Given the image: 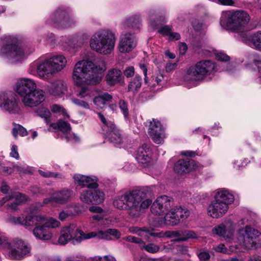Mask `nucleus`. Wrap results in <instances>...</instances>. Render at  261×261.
I'll use <instances>...</instances> for the list:
<instances>
[{
    "label": "nucleus",
    "mask_w": 261,
    "mask_h": 261,
    "mask_svg": "<svg viewBox=\"0 0 261 261\" xmlns=\"http://www.w3.org/2000/svg\"><path fill=\"white\" fill-rule=\"evenodd\" d=\"M89 211L91 212L97 214H102L103 212V210L100 207L97 206H91L89 208Z\"/></svg>",
    "instance_id": "nucleus-61"
},
{
    "label": "nucleus",
    "mask_w": 261,
    "mask_h": 261,
    "mask_svg": "<svg viewBox=\"0 0 261 261\" xmlns=\"http://www.w3.org/2000/svg\"><path fill=\"white\" fill-rule=\"evenodd\" d=\"M148 133L155 143L160 144L164 142V132L159 121L155 119L149 121Z\"/></svg>",
    "instance_id": "nucleus-19"
},
{
    "label": "nucleus",
    "mask_w": 261,
    "mask_h": 261,
    "mask_svg": "<svg viewBox=\"0 0 261 261\" xmlns=\"http://www.w3.org/2000/svg\"><path fill=\"white\" fill-rule=\"evenodd\" d=\"M38 217V220L40 223H43V225L48 229H55L59 227L61 224L57 219L53 217H46L44 215H37Z\"/></svg>",
    "instance_id": "nucleus-29"
},
{
    "label": "nucleus",
    "mask_w": 261,
    "mask_h": 261,
    "mask_svg": "<svg viewBox=\"0 0 261 261\" xmlns=\"http://www.w3.org/2000/svg\"><path fill=\"white\" fill-rule=\"evenodd\" d=\"M178 217L176 215L175 208H172L168 213L165 214L164 223L168 225L175 226L179 223Z\"/></svg>",
    "instance_id": "nucleus-32"
},
{
    "label": "nucleus",
    "mask_w": 261,
    "mask_h": 261,
    "mask_svg": "<svg viewBox=\"0 0 261 261\" xmlns=\"http://www.w3.org/2000/svg\"><path fill=\"white\" fill-rule=\"evenodd\" d=\"M177 66V62L173 63L171 62L167 63L165 67L166 71L168 72H171L174 70L176 68Z\"/></svg>",
    "instance_id": "nucleus-57"
},
{
    "label": "nucleus",
    "mask_w": 261,
    "mask_h": 261,
    "mask_svg": "<svg viewBox=\"0 0 261 261\" xmlns=\"http://www.w3.org/2000/svg\"><path fill=\"white\" fill-rule=\"evenodd\" d=\"M180 38V35L178 33L171 32L169 35V39L171 40H178Z\"/></svg>",
    "instance_id": "nucleus-62"
},
{
    "label": "nucleus",
    "mask_w": 261,
    "mask_h": 261,
    "mask_svg": "<svg viewBox=\"0 0 261 261\" xmlns=\"http://www.w3.org/2000/svg\"><path fill=\"white\" fill-rule=\"evenodd\" d=\"M159 32L161 34L169 36L170 33L171 32V29L169 27L165 25L161 28Z\"/></svg>",
    "instance_id": "nucleus-58"
},
{
    "label": "nucleus",
    "mask_w": 261,
    "mask_h": 261,
    "mask_svg": "<svg viewBox=\"0 0 261 261\" xmlns=\"http://www.w3.org/2000/svg\"><path fill=\"white\" fill-rule=\"evenodd\" d=\"M37 115L43 118L46 123H48L50 122L51 113L49 110L45 108H41L37 111Z\"/></svg>",
    "instance_id": "nucleus-45"
},
{
    "label": "nucleus",
    "mask_w": 261,
    "mask_h": 261,
    "mask_svg": "<svg viewBox=\"0 0 261 261\" xmlns=\"http://www.w3.org/2000/svg\"><path fill=\"white\" fill-rule=\"evenodd\" d=\"M215 249L216 251L220 252L227 253V250L224 244H220L219 245L216 246L215 248Z\"/></svg>",
    "instance_id": "nucleus-63"
},
{
    "label": "nucleus",
    "mask_w": 261,
    "mask_h": 261,
    "mask_svg": "<svg viewBox=\"0 0 261 261\" xmlns=\"http://www.w3.org/2000/svg\"><path fill=\"white\" fill-rule=\"evenodd\" d=\"M103 134L114 145L120 144L123 142V138L115 125L113 129H109L108 132L106 131Z\"/></svg>",
    "instance_id": "nucleus-28"
},
{
    "label": "nucleus",
    "mask_w": 261,
    "mask_h": 261,
    "mask_svg": "<svg viewBox=\"0 0 261 261\" xmlns=\"http://www.w3.org/2000/svg\"><path fill=\"white\" fill-rule=\"evenodd\" d=\"M75 184L89 189H96L98 187L97 179L96 177L85 176L75 174L73 176Z\"/></svg>",
    "instance_id": "nucleus-23"
},
{
    "label": "nucleus",
    "mask_w": 261,
    "mask_h": 261,
    "mask_svg": "<svg viewBox=\"0 0 261 261\" xmlns=\"http://www.w3.org/2000/svg\"><path fill=\"white\" fill-rule=\"evenodd\" d=\"M137 45V41L133 34L123 33L121 35L118 48L122 53H129Z\"/></svg>",
    "instance_id": "nucleus-20"
},
{
    "label": "nucleus",
    "mask_w": 261,
    "mask_h": 261,
    "mask_svg": "<svg viewBox=\"0 0 261 261\" xmlns=\"http://www.w3.org/2000/svg\"><path fill=\"white\" fill-rule=\"evenodd\" d=\"M124 76L129 78L132 77L135 74V68L133 66H128L126 67L123 71Z\"/></svg>",
    "instance_id": "nucleus-55"
},
{
    "label": "nucleus",
    "mask_w": 261,
    "mask_h": 261,
    "mask_svg": "<svg viewBox=\"0 0 261 261\" xmlns=\"http://www.w3.org/2000/svg\"><path fill=\"white\" fill-rule=\"evenodd\" d=\"M31 251V247L21 240H17L10 249L9 256L12 259H20L27 255Z\"/></svg>",
    "instance_id": "nucleus-18"
},
{
    "label": "nucleus",
    "mask_w": 261,
    "mask_h": 261,
    "mask_svg": "<svg viewBox=\"0 0 261 261\" xmlns=\"http://www.w3.org/2000/svg\"><path fill=\"white\" fill-rule=\"evenodd\" d=\"M0 108L10 115H19L22 113L19 101L15 94L11 92L0 94Z\"/></svg>",
    "instance_id": "nucleus-13"
},
{
    "label": "nucleus",
    "mask_w": 261,
    "mask_h": 261,
    "mask_svg": "<svg viewBox=\"0 0 261 261\" xmlns=\"http://www.w3.org/2000/svg\"><path fill=\"white\" fill-rule=\"evenodd\" d=\"M107 230L110 240L118 239L121 237L120 232L116 229L111 228L107 229Z\"/></svg>",
    "instance_id": "nucleus-50"
},
{
    "label": "nucleus",
    "mask_w": 261,
    "mask_h": 261,
    "mask_svg": "<svg viewBox=\"0 0 261 261\" xmlns=\"http://www.w3.org/2000/svg\"><path fill=\"white\" fill-rule=\"evenodd\" d=\"M88 38V34L85 33H80L70 37L62 36L59 39V44L65 50L75 51L84 45Z\"/></svg>",
    "instance_id": "nucleus-14"
},
{
    "label": "nucleus",
    "mask_w": 261,
    "mask_h": 261,
    "mask_svg": "<svg viewBox=\"0 0 261 261\" xmlns=\"http://www.w3.org/2000/svg\"><path fill=\"white\" fill-rule=\"evenodd\" d=\"M142 85V79L139 75H136L128 85V91L135 93L141 87Z\"/></svg>",
    "instance_id": "nucleus-39"
},
{
    "label": "nucleus",
    "mask_w": 261,
    "mask_h": 261,
    "mask_svg": "<svg viewBox=\"0 0 261 261\" xmlns=\"http://www.w3.org/2000/svg\"><path fill=\"white\" fill-rule=\"evenodd\" d=\"M138 236L145 239H148L150 237L158 238L164 237L163 231L156 232L152 228L146 227L141 228Z\"/></svg>",
    "instance_id": "nucleus-31"
},
{
    "label": "nucleus",
    "mask_w": 261,
    "mask_h": 261,
    "mask_svg": "<svg viewBox=\"0 0 261 261\" xmlns=\"http://www.w3.org/2000/svg\"><path fill=\"white\" fill-rule=\"evenodd\" d=\"M152 154L149 146L147 144H143L138 149L136 158L139 163L145 164L150 162Z\"/></svg>",
    "instance_id": "nucleus-24"
},
{
    "label": "nucleus",
    "mask_w": 261,
    "mask_h": 261,
    "mask_svg": "<svg viewBox=\"0 0 261 261\" xmlns=\"http://www.w3.org/2000/svg\"><path fill=\"white\" fill-rule=\"evenodd\" d=\"M125 23L127 27L137 29H139L141 25L140 17L139 15L129 17L126 20Z\"/></svg>",
    "instance_id": "nucleus-38"
},
{
    "label": "nucleus",
    "mask_w": 261,
    "mask_h": 261,
    "mask_svg": "<svg viewBox=\"0 0 261 261\" xmlns=\"http://www.w3.org/2000/svg\"><path fill=\"white\" fill-rule=\"evenodd\" d=\"M74 196V192L70 189L63 188L56 191L52 196L44 199L42 204H36L37 209L41 206L55 202L59 204H65L70 201Z\"/></svg>",
    "instance_id": "nucleus-15"
},
{
    "label": "nucleus",
    "mask_w": 261,
    "mask_h": 261,
    "mask_svg": "<svg viewBox=\"0 0 261 261\" xmlns=\"http://www.w3.org/2000/svg\"><path fill=\"white\" fill-rule=\"evenodd\" d=\"M215 55L216 59L221 62H227L230 60V57L222 52L217 53Z\"/></svg>",
    "instance_id": "nucleus-54"
},
{
    "label": "nucleus",
    "mask_w": 261,
    "mask_h": 261,
    "mask_svg": "<svg viewBox=\"0 0 261 261\" xmlns=\"http://www.w3.org/2000/svg\"><path fill=\"white\" fill-rule=\"evenodd\" d=\"M71 240H74L79 242L85 240V233L79 230L73 224L64 227L61 229L58 242L60 245H65Z\"/></svg>",
    "instance_id": "nucleus-16"
},
{
    "label": "nucleus",
    "mask_w": 261,
    "mask_h": 261,
    "mask_svg": "<svg viewBox=\"0 0 261 261\" xmlns=\"http://www.w3.org/2000/svg\"><path fill=\"white\" fill-rule=\"evenodd\" d=\"M50 127L55 129H58L65 134H69L71 130L70 124L62 119L56 123H51Z\"/></svg>",
    "instance_id": "nucleus-33"
},
{
    "label": "nucleus",
    "mask_w": 261,
    "mask_h": 261,
    "mask_svg": "<svg viewBox=\"0 0 261 261\" xmlns=\"http://www.w3.org/2000/svg\"><path fill=\"white\" fill-rule=\"evenodd\" d=\"M149 21L153 28H155L164 21V17L159 16L154 11H151L149 12Z\"/></svg>",
    "instance_id": "nucleus-35"
},
{
    "label": "nucleus",
    "mask_w": 261,
    "mask_h": 261,
    "mask_svg": "<svg viewBox=\"0 0 261 261\" xmlns=\"http://www.w3.org/2000/svg\"><path fill=\"white\" fill-rule=\"evenodd\" d=\"M80 198L83 202L93 204L92 191L90 190H84L81 193Z\"/></svg>",
    "instance_id": "nucleus-41"
},
{
    "label": "nucleus",
    "mask_w": 261,
    "mask_h": 261,
    "mask_svg": "<svg viewBox=\"0 0 261 261\" xmlns=\"http://www.w3.org/2000/svg\"><path fill=\"white\" fill-rule=\"evenodd\" d=\"M174 202L172 198L166 195L161 196L153 203L151 211L156 215H163L168 213L172 208Z\"/></svg>",
    "instance_id": "nucleus-17"
},
{
    "label": "nucleus",
    "mask_w": 261,
    "mask_h": 261,
    "mask_svg": "<svg viewBox=\"0 0 261 261\" xmlns=\"http://www.w3.org/2000/svg\"><path fill=\"white\" fill-rule=\"evenodd\" d=\"M38 173L42 177L44 178H62V175L57 172H52L49 171H43L42 170H38Z\"/></svg>",
    "instance_id": "nucleus-49"
},
{
    "label": "nucleus",
    "mask_w": 261,
    "mask_h": 261,
    "mask_svg": "<svg viewBox=\"0 0 261 261\" xmlns=\"http://www.w3.org/2000/svg\"><path fill=\"white\" fill-rule=\"evenodd\" d=\"M216 68L215 64L210 60H202L194 66L188 68L183 79L186 82H201L207 76L212 74Z\"/></svg>",
    "instance_id": "nucleus-9"
},
{
    "label": "nucleus",
    "mask_w": 261,
    "mask_h": 261,
    "mask_svg": "<svg viewBox=\"0 0 261 261\" xmlns=\"http://www.w3.org/2000/svg\"><path fill=\"white\" fill-rule=\"evenodd\" d=\"M76 21L72 17L67 10L59 8L46 20V23L58 29L71 27Z\"/></svg>",
    "instance_id": "nucleus-12"
},
{
    "label": "nucleus",
    "mask_w": 261,
    "mask_h": 261,
    "mask_svg": "<svg viewBox=\"0 0 261 261\" xmlns=\"http://www.w3.org/2000/svg\"><path fill=\"white\" fill-rule=\"evenodd\" d=\"M67 90V85L62 80H59L53 82L50 85L49 92L55 96H60Z\"/></svg>",
    "instance_id": "nucleus-26"
},
{
    "label": "nucleus",
    "mask_w": 261,
    "mask_h": 261,
    "mask_svg": "<svg viewBox=\"0 0 261 261\" xmlns=\"http://www.w3.org/2000/svg\"><path fill=\"white\" fill-rule=\"evenodd\" d=\"M116 40L114 32L109 29H102L92 35L89 40V45L96 53L107 55L114 50Z\"/></svg>",
    "instance_id": "nucleus-6"
},
{
    "label": "nucleus",
    "mask_w": 261,
    "mask_h": 261,
    "mask_svg": "<svg viewBox=\"0 0 261 261\" xmlns=\"http://www.w3.org/2000/svg\"><path fill=\"white\" fill-rule=\"evenodd\" d=\"M51 111L54 113L61 114L66 115L68 118H69V116L67 114L65 109L59 105H54L51 107Z\"/></svg>",
    "instance_id": "nucleus-52"
},
{
    "label": "nucleus",
    "mask_w": 261,
    "mask_h": 261,
    "mask_svg": "<svg viewBox=\"0 0 261 261\" xmlns=\"http://www.w3.org/2000/svg\"><path fill=\"white\" fill-rule=\"evenodd\" d=\"M15 91L19 95L22 104L34 108L45 100L44 92L37 88L35 81L29 78H21L15 84Z\"/></svg>",
    "instance_id": "nucleus-3"
},
{
    "label": "nucleus",
    "mask_w": 261,
    "mask_h": 261,
    "mask_svg": "<svg viewBox=\"0 0 261 261\" xmlns=\"http://www.w3.org/2000/svg\"><path fill=\"white\" fill-rule=\"evenodd\" d=\"M152 193V188L151 187L130 190L116 197L113 205L119 209L125 208L131 218H137L151 205L152 200L146 198Z\"/></svg>",
    "instance_id": "nucleus-2"
},
{
    "label": "nucleus",
    "mask_w": 261,
    "mask_h": 261,
    "mask_svg": "<svg viewBox=\"0 0 261 261\" xmlns=\"http://www.w3.org/2000/svg\"><path fill=\"white\" fill-rule=\"evenodd\" d=\"M125 240L129 242L138 244L139 245L140 248H141V246H142V244L144 242V241L141 238L132 236H129L125 237Z\"/></svg>",
    "instance_id": "nucleus-53"
},
{
    "label": "nucleus",
    "mask_w": 261,
    "mask_h": 261,
    "mask_svg": "<svg viewBox=\"0 0 261 261\" xmlns=\"http://www.w3.org/2000/svg\"><path fill=\"white\" fill-rule=\"evenodd\" d=\"M71 102L75 106L83 108L86 110H90V105L88 102V100H84L83 99H79L77 98H72L71 99Z\"/></svg>",
    "instance_id": "nucleus-48"
},
{
    "label": "nucleus",
    "mask_w": 261,
    "mask_h": 261,
    "mask_svg": "<svg viewBox=\"0 0 261 261\" xmlns=\"http://www.w3.org/2000/svg\"><path fill=\"white\" fill-rule=\"evenodd\" d=\"M78 207L76 205H69L66 211H63L59 213V218L61 221H64L68 217L77 214Z\"/></svg>",
    "instance_id": "nucleus-36"
},
{
    "label": "nucleus",
    "mask_w": 261,
    "mask_h": 261,
    "mask_svg": "<svg viewBox=\"0 0 261 261\" xmlns=\"http://www.w3.org/2000/svg\"><path fill=\"white\" fill-rule=\"evenodd\" d=\"M66 64L67 60L64 56L55 55L49 58L35 61L31 64L29 72L32 75L46 80L63 70Z\"/></svg>",
    "instance_id": "nucleus-4"
},
{
    "label": "nucleus",
    "mask_w": 261,
    "mask_h": 261,
    "mask_svg": "<svg viewBox=\"0 0 261 261\" xmlns=\"http://www.w3.org/2000/svg\"><path fill=\"white\" fill-rule=\"evenodd\" d=\"M250 19L249 14L241 10L223 11L220 19L221 26L232 32L241 33L242 41L246 42L248 39L247 32L243 30L248 25Z\"/></svg>",
    "instance_id": "nucleus-5"
},
{
    "label": "nucleus",
    "mask_w": 261,
    "mask_h": 261,
    "mask_svg": "<svg viewBox=\"0 0 261 261\" xmlns=\"http://www.w3.org/2000/svg\"><path fill=\"white\" fill-rule=\"evenodd\" d=\"M234 201V196L228 190H221L216 192L214 199L207 207V215L215 219H219L227 212L229 205Z\"/></svg>",
    "instance_id": "nucleus-7"
},
{
    "label": "nucleus",
    "mask_w": 261,
    "mask_h": 261,
    "mask_svg": "<svg viewBox=\"0 0 261 261\" xmlns=\"http://www.w3.org/2000/svg\"><path fill=\"white\" fill-rule=\"evenodd\" d=\"M175 210L176 212V215L178 217L179 221L180 219H186L190 216V212L187 208L179 206L176 207Z\"/></svg>",
    "instance_id": "nucleus-47"
},
{
    "label": "nucleus",
    "mask_w": 261,
    "mask_h": 261,
    "mask_svg": "<svg viewBox=\"0 0 261 261\" xmlns=\"http://www.w3.org/2000/svg\"><path fill=\"white\" fill-rule=\"evenodd\" d=\"M93 202L94 204H100L102 203L105 199V194L104 192L99 189L92 191Z\"/></svg>",
    "instance_id": "nucleus-40"
},
{
    "label": "nucleus",
    "mask_w": 261,
    "mask_h": 261,
    "mask_svg": "<svg viewBox=\"0 0 261 261\" xmlns=\"http://www.w3.org/2000/svg\"><path fill=\"white\" fill-rule=\"evenodd\" d=\"M227 231L226 227L223 224L216 226L212 229V232L214 234L223 238H230L232 235L233 231L231 230L228 231V234H226Z\"/></svg>",
    "instance_id": "nucleus-34"
},
{
    "label": "nucleus",
    "mask_w": 261,
    "mask_h": 261,
    "mask_svg": "<svg viewBox=\"0 0 261 261\" xmlns=\"http://www.w3.org/2000/svg\"><path fill=\"white\" fill-rule=\"evenodd\" d=\"M37 215H30L24 217H12L10 218L9 221L15 225H24L26 227L35 226L32 232L34 236L38 240L47 241L53 237V233L40 223Z\"/></svg>",
    "instance_id": "nucleus-8"
},
{
    "label": "nucleus",
    "mask_w": 261,
    "mask_h": 261,
    "mask_svg": "<svg viewBox=\"0 0 261 261\" xmlns=\"http://www.w3.org/2000/svg\"><path fill=\"white\" fill-rule=\"evenodd\" d=\"M218 3L225 6H233L234 2L233 0H218Z\"/></svg>",
    "instance_id": "nucleus-60"
},
{
    "label": "nucleus",
    "mask_w": 261,
    "mask_h": 261,
    "mask_svg": "<svg viewBox=\"0 0 261 261\" xmlns=\"http://www.w3.org/2000/svg\"><path fill=\"white\" fill-rule=\"evenodd\" d=\"M28 199V197L24 194L19 192H12L0 201V206H3L7 201L12 200L7 205L11 210H16L18 205L26 202Z\"/></svg>",
    "instance_id": "nucleus-21"
},
{
    "label": "nucleus",
    "mask_w": 261,
    "mask_h": 261,
    "mask_svg": "<svg viewBox=\"0 0 261 261\" xmlns=\"http://www.w3.org/2000/svg\"><path fill=\"white\" fill-rule=\"evenodd\" d=\"M252 44L256 49L261 51V31H258L251 36Z\"/></svg>",
    "instance_id": "nucleus-46"
},
{
    "label": "nucleus",
    "mask_w": 261,
    "mask_h": 261,
    "mask_svg": "<svg viewBox=\"0 0 261 261\" xmlns=\"http://www.w3.org/2000/svg\"><path fill=\"white\" fill-rule=\"evenodd\" d=\"M141 249L143 251H146L147 252L154 254L160 250V247L159 245L152 243L145 244L144 242L142 246H141Z\"/></svg>",
    "instance_id": "nucleus-44"
},
{
    "label": "nucleus",
    "mask_w": 261,
    "mask_h": 261,
    "mask_svg": "<svg viewBox=\"0 0 261 261\" xmlns=\"http://www.w3.org/2000/svg\"><path fill=\"white\" fill-rule=\"evenodd\" d=\"M119 107L122 112L124 118L125 119L127 118L128 116V110L126 102L122 99L120 100L119 102Z\"/></svg>",
    "instance_id": "nucleus-51"
},
{
    "label": "nucleus",
    "mask_w": 261,
    "mask_h": 261,
    "mask_svg": "<svg viewBox=\"0 0 261 261\" xmlns=\"http://www.w3.org/2000/svg\"><path fill=\"white\" fill-rule=\"evenodd\" d=\"M12 134L16 138L19 135L21 137L25 136L28 135V132L26 129L20 124H14V127L12 129Z\"/></svg>",
    "instance_id": "nucleus-43"
},
{
    "label": "nucleus",
    "mask_w": 261,
    "mask_h": 261,
    "mask_svg": "<svg viewBox=\"0 0 261 261\" xmlns=\"http://www.w3.org/2000/svg\"><path fill=\"white\" fill-rule=\"evenodd\" d=\"M11 157L14 158L16 159H19V155L17 151V146L15 145H13L11 148V151L10 153Z\"/></svg>",
    "instance_id": "nucleus-56"
},
{
    "label": "nucleus",
    "mask_w": 261,
    "mask_h": 261,
    "mask_svg": "<svg viewBox=\"0 0 261 261\" xmlns=\"http://www.w3.org/2000/svg\"><path fill=\"white\" fill-rule=\"evenodd\" d=\"M0 55L13 62H20L26 58L27 54L18 46L16 37L9 36L6 37L0 47Z\"/></svg>",
    "instance_id": "nucleus-10"
},
{
    "label": "nucleus",
    "mask_w": 261,
    "mask_h": 261,
    "mask_svg": "<svg viewBox=\"0 0 261 261\" xmlns=\"http://www.w3.org/2000/svg\"><path fill=\"white\" fill-rule=\"evenodd\" d=\"M97 114L99 118L103 124L102 128L103 133L106 131L108 132L109 129H113L114 128V125H115L113 123V122L108 121L101 113H97Z\"/></svg>",
    "instance_id": "nucleus-42"
},
{
    "label": "nucleus",
    "mask_w": 261,
    "mask_h": 261,
    "mask_svg": "<svg viewBox=\"0 0 261 261\" xmlns=\"http://www.w3.org/2000/svg\"><path fill=\"white\" fill-rule=\"evenodd\" d=\"M164 237L167 238H175V241H186L189 239H195L197 236L196 233L191 230H178L175 231H167L164 232Z\"/></svg>",
    "instance_id": "nucleus-22"
},
{
    "label": "nucleus",
    "mask_w": 261,
    "mask_h": 261,
    "mask_svg": "<svg viewBox=\"0 0 261 261\" xmlns=\"http://www.w3.org/2000/svg\"><path fill=\"white\" fill-rule=\"evenodd\" d=\"M194 163L192 160H179L175 164L174 170L176 173L182 174L188 172Z\"/></svg>",
    "instance_id": "nucleus-27"
},
{
    "label": "nucleus",
    "mask_w": 261,
    "mask_h": 261,
    "mask_svg": "<svg viewBox=\"0 0 261 261\" xmlns=\"http://www.w3.org/2000/svg\"><path fill=\"white\" fill-rule=\"evenodd\" d=\"M95 237L99 239L110 240L107 230L105 231L99 230L97 232L93 231L87 233H85V240L89 239Z\"/></svg>",
    "instance_id": "nucleus-37"
},
{
    "label": "nucleus",
    "mask_w": 261,
    "mask_h": 261,
    "mask_svg": "<svg viewBox=\"0 0 261 261\" xmlns=\"http://www.w3.org/2000/svg\"><path fill=\"white\" fill-rule=\"evenodd\" d=\"M237 239L241 245L248 249L257 248L261 245L260 232L250 226L240 229Z\"/></svg>",
    "instance_id": "nucleus-11"
},
{
    "label": "nucleus",
    "mask_w": 261,
    "mask_h": 261,
    "mask_svg": "<svg viewBox=\"0 0 261 261\" xmlns=\"http://www.w3.org/2000/svg\"><path fill=\"white\" fill-rule=\"evenodd\" d=\"M106 69L103 61L94 63L88 60L78 61L74 65L72 78L79 86L76 96L82 99L90 100L93 98L92 90L84 85H96L100 81V75Z\"/></svg>",
    "instance_id": "nucleus-1"
},
{
    "label": "nucleus",
    "mask_w": 261,
    "mask_h": 261,
    "mask_svg": "<svg viewBox=\"0 0 261 261\" xmlns=\"http://www.w3.org/2000/svg\"><path fill=\"white\" fill-rule=\"evenodd\" d=\"M10 189V187L6 182H3L1 185V190L4 194L8 193Z\"/></svg>",
    "instance_id": "nucleus-64"
},
{
    "label": "nucleus",
    "mask_w": 261,
    "mask_h": 261,
    "mask_svg": "<svg viewBox=\"0 0 261 261\" xmlns=\"http://www.w3.org/2000/svg\"><path fill=\"white\" fill-rule=\"evenodd\" d=\"M106 78L107 83L110 86L123 83L122 72L117 68H113L109 70Z\"/></svg>",
    "instance_id": "nucleus-25"
},
{
    "label": "nucleus",
    "mask_w": 261,
    "mask_h": 261,
    "mask_svg": "<svg viewBox=\"0 0 261 261\" xmlns=\"http://www.w3.org/2000/svg\"><path fill=\"white\" fill-rule=\"evenodd\" d=\"M198 257L201 260H206L210 259V255L208 252L203 251L199 253Z\"/></svg>",
    "instance_id": "nucleus-59"
},
{
    "label": "nucleus",
    "mask_w": 261,
    "mask_h": 261,
    "mask_svg": "<svg viewBox=\"0 0 261 261\" xmlns=\"http://www.w3.org/2000/svg\"><path fill=\"white\" fill-rule=\"evenodd\" d=\"M112 99V96L107 92L103 93L97 96H95L93 99V102L97 109H100L103 108L107 102L110 101Z\"/></svg>",
    "instance_id": "nucleus-30"
}]
</instances>
